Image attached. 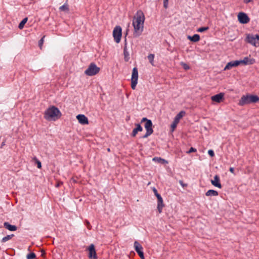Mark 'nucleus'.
<instances>
[{"label": "nucleus", "instance_id": "nucleus-38", "mask_svg": "<svg viewBox=\"0 0 259 259\" xmlns=\"http://www.w3.org/2000/svg\"><path fill=\"white\" fill-rule=\"evenodd\" d=\"M158 161H162V163H167V161H166L165 160L162 159V158H159L158 160Z\"/></svg>", "mask_w": 259, "mask_h": 259}, {"label": "nucleus", "instance_id": "nucleus-37", "mask_svg": "<svg viewBox=\"0 0 259 259\" xmlns=\"http://www.w3.org/2000/svg\"><path fill=\"white\" fill-rule=\"evenodd\" d=\"M254 0H243V3L245 4H247L253 2Z\"/></svg>", "mask_w": 259, "mask_h": 259}, {"label": "nucleus", "instance_id": "nucleus-26", "mask_svg": "<svg viewBox=\"0 0 259 259\" xmlns=\"http://www.w3.org/2000/svg\"><path fill=\"white\" fill-rule=\"evenodd\" d=\"M28 18L27 17L23 19L22 21L19 23L18 27L19 29H22L23 28L24 25L27 22Z\"/></svg>", "mask_w": 259, "mask_h": 259}, {"label": "nucleus", "instance_id": "nucleus-20", "mask_svg": "<svg viewBox=\"0 0 259 259\" xmlns=\"http://www.w3.org/2000/svg\"><path fill=\"white\" fill-rule=\"evenodd\" d=\"M4 227L6 229H7L8 230L11 231H16L17 229V227L16 226L11 225L8 222H5L4 223Z\"/></svg>", "mask_w": 259, "mask_h": 259}, {"label": "nucleus", "instance_id": "nucleus-11", "mask_svg": "<svg viewBox=\"0 0 259 259\" xmlns=\"http://www.w3.org/2000/svg\"><path fill=\"white\" fill-rule=\"evenodd\" d=\"M238 19L241 24H246L249 22V18L246 14L243 12H240L238 15Z\"/></svg>", "mask_w": 259, "mask_h": 259}, {"label": "nucleus", "instance_id": "nucleus-39", "mask_svg": "<svg viewBox=\"0 0 259 259\" xmlns=\"http://www.w3.org/2000/svg\"><path fill=\"white\" fill-rule=\"evenodd\" d=\"M148 120H150V119H147L146 117H144L141 120V122H147Z\"/></svg>", "mask_w": 259, "mask_h": 259}, {"label": "nucleus", "instance_id": "nucleus-18", "mask_svg": "<svg viewBox=\"0 0 259 259\" xmlns=\"http://www.w3.org/2000/svg\"><path fill=\"white\" fill-rule=\"evenodd\" d=\"M157 198V209L158 212L161 213L162 212V208L164 206L163 199L161 196H159Z\"/></svg>", "mask_w": 259, "mask_h": 259}, {"label": "nucleus", "instance_id": "nucleus-27", "mask_svg": "<svg viewBox=\"0 0 259 259\" xmlns=\"http://www.w3.org/2000/svg\"><path fill=\"white\" fill-rule=\"evenodd\" d=\"M154 54H150L148 56V59L149 60V61L152 66H154Z\"/></svg>", "mask_w": 259, "mask_h": 259}, {"label": "nucleus", "instance_id": "nucleus-45", "mask_svg": "<svg viewBox=\"0 0 259 259\" xmlns=\"http://www.w3.org/2000/svg\"><path fill=\"white\" fill-rule=\"evenodd\" d=\"M108 151H110V149L109 148L108 149Z\"/></svg>", "mask_w": 259, "mask_h": 259}, {"label": "nucleus", "instance_id": "nucleus-42", "mask_svg": "<svg viewBox=\"0 0 259 259\" xmlns=\"http://www.w3.org/2000/svg\"><path fill=\"white\" fill-rule=\"evenodd\" d=\"M5 145V142H3L2 144V145H1V147H2L3 146H4Z\"/></svg>", "mask_w": 259, "mask_h": 259}, {"label": "nucleus", "instance_id": "nucleus-14", "mask_svg": "<svg viewBox=\"0 0 259 259\" xmlns=\"http://www.w3.org/2000/svg\"><path fill=\"white\" fill-rule=\"evenodd\" d=\"M79 123L84 125L89 123V120L88 118L83 114H78L76 116Z\"/></svg>", "mask_w": 259, "mask_h": 259}, {"label": "nucleus", "instance_id": "nucleus-4", "mask_svg": "<svg viewBox=\"0 0 259 259\" xmlns=\"http://www.w3.org/2000/svg\"><path fill=\"white\" fill-rule=\"evenodd\" d=\"M100 71V68L94 63L90 64L85 70L84 73L88 76H93L97 74Z\"/></svg>", "mask_w": 259, "mask_h": 259}, {"label": "nucleus", "instance_id": "nucleus-43", "mask_svg": "<svg viewBox=\"0 0 259 259\" xmlns=\"http://www.w3.org/2000/svg\"><path fill=\"white\" fill-rule=\"evenodd\" d=\"M60 185V184L59 183H58L57 185H56V187H59Z\"/></svg>", "mask_w": 259, "mask_h": 259}, {"label": "nucleus", "instance_id": "nucleus-1", "mask_svg": "<svg viewBox=\"0 0 259 259\" xmlns=\"http://www.w3.org/2000/svg\"><path fill=\"white\" fill-rule=\"evenodd\" d=\"M144 21L145 16L144 13L141 11H138L133 21L134 37H139L142 34L144 29Z\"/></svg>", "mask_w": 259, "mask_h": 259}, {"label": "nucleus", "instance_id": "nucleus-33", "mask_svg": "<svg viewBox=\"0 0 259 259\" xmlns=\"http://www.w3.org/2000/svg\"><path fill=\"white\" fill-rule=\"evenodd\" d=\"M208 154L211 156L213 157L214 155V151L212 150H209L208 151Z\"/></svg>", "mask_w": 259, "mask_h": 259}, {"label": "nucleus", "instance_id": "nucleus-25", "mask_svg": "<svg viewBox=\"0 0 259 259\" xmlns=\"http://www.w3.org/2000/svg\"><path fill=\"white\" fill-rule=\"evenodd\" d=\"M14 236V234L8 235L6 236L3 237L1 240L2 242L5 243L9 240H10L12 237Z\"/></svg>", "mask_w": 259, "mask_h": 259}, {"label": "nucleus", "instance_id": "nucleus-17", "mask_svg": "<svg viewBox=\"0 0 259 259\" xmlns=\"http://www.w3.org/2000/svg\"><path fill=\"white\" fill-rule=\"evenodd\" d=\"M224 94L221 93L220 94L214 95L211 97V99L212 101L215 102L217 103H220L223 99L224 97Z\"/></svg>", "mask_w": 259, "mask_h": 259}, {"label": "nucleus", "instance_id": "nucleus-10", "mask_svg": "<svg viewBox=\"0 0 259 259\" xmlns=\"http://www.w3.org/2000/svg\"><path fill=\"white\" fill-rule=\"evenodd\" d=\"M134 245L135 250L138 253L141 259H144V252L143 251V248L142 246L137 241H135Z\"/></svg>", "mask_w": 259, "mask_h": 259}, {"label": "nucleus", "instance_id": "nucleus-16", "mask_svg": "<svg viewBox=\"0 0 259 259\" xmlns=\"http://www.w3.org/2000/svg\"><path fill=\"white\" fill-rule=\"evenodd\" d=\"M220 181V179L219 176L218 175H215L214 177V179L211 181V183L214 186L219 188H221L222 185L221 184Z\"/></svg>", "mask_w": 259, "mask_h": 259}, {"label": "nucleus", "instance_id": "nucleus-6", "mask_svg": "<svg viewBox=\"0 0 259 259\" xmlns=\"http://www.w3.org/2000/svg\"><path fill=\"white\" fill-rule=\"evenodd\" d=\"M138 79V70L137 68L134 67L133 69L131 78V88L133 90L136 89Z\"/></svg>", "mask_w": 259, "mask_h": 259}, {"label": "nucleus", "instance_id": "nucleus-13", "mask_svg": "<svg viewBox=\"0 0 259 259\" xmlns=\"http://www.w3.org/2000/svg\"><path fill=\"white\" fill-rule=\"evenodd\" d=\"M240 62V64H243L245 65H251L255 63V59L253 58H251L248 57H245L242 60H239Z\"/></svg>", "mask_w": 259, "mask_h": 259}, {"label": "nucleus", "instance_id": "nucleus-8", "mask_svg": "<svg viewBox=\"0 0 259 259\" xmlns=\"http://www.w3.org/2000/svg\"><path fill=\"white\" fill-rule=\"evenodd\" d=\"M122 29L120 26H116L113 31V36L116 42L119 43L121 40Z\"/></svg>", "mask_w": 259, "mask_h": 259}, {"label": "nucleus", "instance_id": "nucleus-44", "mask_svg": "<svg viewBox=\"0 0 259 259\" xmlns=\"http://www.w3.org/2000/svg\"><path fill=\"white\" fill-rule=\"evenodd\" d=\"M155 159H156L155 157L153 158V160H155Z\"/></svg>", "mask_w": 259, "mask_h": 259}, {"label": "nucleus", "instance_id": "nucleus-3", "mask_svg": "<svg viewBox=\"0 0 259 259\" xmlns=\"http://www.w3.org/2000/svg\"><path fill=\"white\" fill-rule=\"evenodd\" d=\"M258 101L259 98L256 95L243 96L239 100L238 104L240 106H244L251 103H256Z\"/></svg>", "mask_w": 259, "mask_h": 259}, {"label": "nucleus", "instance_id": "nucleus-40", "mask_svg": "<svg viewBox=\"0 0 259 259\" xmlns=\"http://www.w3.org/2000/svg\"><path fill=\"white\" fill-rule=\"evenodd\" d=\"M179 183L183 187L187 186V184H184L182 181H180Z\"/></svg>", "mask_w": 259, "mask_h": 259}, {"label": "nucleus", "instance_id": "nucleus-19", "mask_svg": "<svg viewBox=\"0 0 259 259\" xmlns=\"http://www.w3.org/2000/svg\"><path fill=\"white\" fill-rule=\"evenodd\" d=\"M136 127L133 130L131 134V136L133 137H135L139 132H142L143 130V127L141 126L140 124H136Z\"/></svg>", "mask_w": 259, "mask_h": 259}, {"label": "nucleus", "instance_id": "nucleus-30", "mask_svg": "<svg viewBox=\"0 0 259 259\" xmlns=\"http://www.w3.org/2000/svg\"><path fill=\"white\" fill-rule=\"evenodd\" d=\"M208 29H209V27L207 26V27H202L199 28L197 30V31L199 32H203L206 31Z\"/></svg>", "mask_w": 259, "mask_h": 259}, {"label": "nucleus", "instance_id": "nucleus-24", "mask_svg": "<svg viewBox=\"0 0 259 259\" xmlns=\"http://www.w3.org/2000/svg\"><path fill=\"white\" fill-rule=\"evenodd\" d=\"M59 10L61 11L69 12V7L67 3H65L63 5L60 7Z\"/></svg>", "mask_w": 259, "mask_h": 259}, {"label": "nucleus", "instance_id": "nucleus-15", "mask_svg": "<svg viewBox=\"0 0 259 259\" xmlns=\"http://www.w3.org/2000/svg\"><path fill=\"white\" fill-rule=\"evenodd\" d=\"M240 64V62L239 60H235L231 61L227 63L226 66H225L224 70H229L231 69L232 67H236Z\"/></svg>", "mask_w": 259, "mask_h": 259}, {"label": "nucleus", "instance_id": "nucleus-41", "mask_svg": "<svg viewBox=\"0 0 259 259\" xmlns=\"http://www.w3.org/2000/svg\"><path fill=\"white\" fill-rule=\"evenodd\" d=\"M229 170L232 173H234V168L233 167H230V169H229Z\"/></svg>", "mask_w": 259, "mask_h": 259}, {"label": "nucleus", "instance_id": "nucleus-12", "mask_svg": "<svg viewBox=\"0 0 259 259\" xmlns=\"http://www.w3.org/2000/svg\"><path fill=\"white\" fill-rule=\"evenodd\" d=\"M88 257L91 259H97V255L94 244H92L89 247Z\"/></svg>", "mask_w": 259, "mask_h": 259}, {"label": "nucleus", "instance_id": "nucleus-7", "mask_svg": "<svg viewBox=\"0 0 259 259\" xmlns=\"http://www.w3.org/2000/svg\"><path fill=\"white\" fill-rule=\"evenodd\" d=\"M152 125L153 124L151 120H148L147 122H145V128L146 130V133L142 137V138L146 139L153 133Z\"/></svg>", "mask_w": 259, "mask_h": 259}, {"label": "nucleus", "instance_id": "nucleus-21", "mask_svg": "<svg viewBox=\"0 0 259 259\" xmlns=\"http://www.w3.org/2000/svg\"><path fill=\"white\" fill-rule=\"evenodd\" d=\"M123 54L124 57V60L125 61H128L130 59V54L127 51L126 44H125L123 49Z\"/></svg>", "mask_w": 259, "mask_h": 259}, {"label": "nucleus", "instance_id": "nucleus-28", "mask_svg": "<svg viewBox=\"0 0 259 259\" xmlns=\"http://www.w3.org/2000/svg\"><path fill=\"white\" fill-rule=\"evenodd\" d=\"M33 160L35 162L36 164H37V168H40L41 167V162L39 160H38L36 157H33Z\"/></svg>", "mask_w": 259, "mask_h": 259}, {"label": "nucleus", "instance_id": "nucleus-29", "mask_svg": "<svg viewBox=\"0 0 259 259\" xmlns=\"http://www.w3.org/2000/svg\"><path fill=\"white\" fill-rule=\"evenodd\" d=\"M35 257V254L33 252H31L27 254V259H34Z\"/></svg>", "mask_w": 259, "mask_h": 259}, {"label": "nucleus", "instance_id": "nucleus-32", "mask_svg": "<svg viewBox=\"0 0 259 259\" xmlns=\"http://www.w3.org/2000/svg\"><path fill=\"white\" fill-rule=\"evenodd\" d=\"M153 192L155 194V195L156 196V197H158L159 196H161V195L158 193L157 190L155 188H153Z\"/></svg>", "mask_w": 259, "mask_h": 259}, {"label": "nucleus", "instance_id": "nucleus-35", "mask_svg": "<svg viewBox=\"0 0 259 259\" xmlns=\"http://www.w3.org/2000/svg\"><path fill=\"white\" fill-rule=\"evenodd\" d=\"M44 38H45V36H43L39 41V46H40V47H41V46L42 45V44L44 43Z\"/></svg>", "mask_w": 259, "mask_h": 259}, {"label": "nucleus", "instance_id": "nucleus-9", "mask_svg": "<svg viewBox=\"0 0 259 259\" xmlns=\"http://www.w3.org/2000/svg\"><path fill=\"white\" fill-rule=\"evenodd\" d=\"M186 112L184 111H180L175 117L174 120L171 124V131L173 132L177 124L180 121V120L185 115Z\"/></svg>", "mask_w": 259, "mask_h": 259}, {"label": "nucleus", "instance_id": "nucleus-23", "mask_svg": "<svg viewBox=\"0 0 259 259\" xmlns=\"http://www.w3.org/2000/svg\"><path fill=\"white\" fill-rule=\"evenodd\" d=\"M218 194V192L214 190H209L205 193L207 196H217Z\"/></svg>", "mask_w": 259, "mask_h": 259}, {"label": "nucleus", "instance_id": "nucleus-36", "mask_svg": "<svg viewBox=\"0 0 259 259\" xmlns=\"http://www.w3.org/2000/svg\"><path fill=\"white\" fill-rule=\"evenodd\" d=\"M196 151V149L194 148L191 147L189 149V150L188 151V153H190L191 152H194Z\"/></svg>", "mask_w": 259, "mask_h": 259}, {"label": "nucleus", "instance_id": "nucleus-34", "mask_svg": "<svg viewBox=\"0 0 259 259\" xmlns=\"http://www.w3.org/2000/svg\"><path fill=\"white\" fill-rule=\"evenodd\" d=\"M168 0H163V6L165 8H167L168 7Z\"/></svg>", "mask_w": 259, "mask_h": 259}, {"label": "nucleus", "instance_id": "nucleus-22", "mask_svg": "<svg viewBox=\"0 0 259 259\" xmlns=\"http://www.w3.org/2000/svg\"><path fill=\"white\" fill-rule=\"evenodd\" d=\"M188 38L193 42H197L199 40L200 36L197 34H195L193 36H188Z\"/></svg>", "mask_w": 259, "mask_h": 259}, {"label": "nucleus", "instance_id": "nucleus-5", "mask_svg": "<svg viewBox=\"0 0 259 259\" xmlns=\"http://www.w3.org/2000/svg\"><path fill=\"white\" fill-rule=\"evenodd\" d=\"M246 41L255 46H259V35L248 34L246 38Z\"/></svg>", "mask_w": 259, "mask_h": 259}, {"label": "nucleus", "instance_id": "nucleus-31", "mask_svg": "<svg viewBox=\"0 0 259 259\" xmlns=\"http://www.w3.org/2000/svg\"><path fill=\"white\" fill-rule=\"evenodd\" d=\"M181 64L182 66H183V67L185 70H188L190 68L189 65L188 64H187L186 63H184V62H181Z\"/></svg>", "mask_w": 259, "mask_h": 259}, {"label": "nucleus", "instance_id": "nucleus-2", "mask_svg": "<svg viewBox=\"0 0 259 259\" xmlns=\"http://www.w3.org/2000/svg\"><path fill=\"white\" fill-rule=\"evenodd\" d=\"M61 115L60 110L55 106L49 108L45 112L44 117L48 120H55Z\"/></svg>", "mask_w": 259, "mask_h": 259}]
</instances>
